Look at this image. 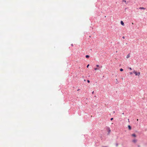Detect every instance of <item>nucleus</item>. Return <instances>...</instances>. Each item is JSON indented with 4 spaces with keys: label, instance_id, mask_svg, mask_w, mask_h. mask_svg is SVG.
<instances>
[{
    "label": "nucleus",
    "instance_id": "nucleus-1",
    "mask_svg": "<svg viewBox=\"0 0 147 147\" xmlns=\"http://www.w3.org/2000/svg\"><path fill=\"white\" fill-rule=\"evenodd\" d=\"M133 73L135 74L136 76H139L140 74V72L137 73L135 70L134 71Z\"/></svg>",
    "mask_w": 147,
    "mask_h": 147
},
{
    "label": "nucleus",
    "instance_id": "nucleus-2",
    "mask_svg": "<svg viewBox=\"0 0 147 147\" xmlns=\"http://www.w3.org/2000/svg\"><path fill=\"white\" fill-rule=\"evenodd\" d=\"M121 24L122 25H123V26H124V23H123V22L122 21H121Z\"/></svg>",
    "mask_w": 147,
    "mask_h": 147
},
{
    "label": "nucleus",
    "instance_id": "nucleus-3",
    "mask_svg": "<svg viewBox=\"0 0 147 147\" xmlns=\"http://www.w3.org/2000/svg\"><path fill=\"white\" fill-rule=\"evenodd\" d=\"M139 9H145V8H144V7H141L139 8Z\"/></svg>",
    "mask_w": 147,
    "mask_h": 147
},
{
    "label": "nucleus",
    "instance_id": "nucleus-4",
    "mask_svg": "<svg viewBox=\"0 0 147 147\" xmlns=\"http://www.w3.org/2000/svg\"><path fill=\"white\" fill-rule=\"evenodd\" d=\"M128 127L129 130L131 129V127L130 125H128Z\"/></svg>",
    "mask_w": 147,
    "mask_h": 147
},
{
    "label": "nucleus",
    "instance_id": "nucleus-5",
    "mask_svg": "<svg viewBox=\"0 0 147 147\" xmlns=\"http://www.w3.org/2000/svg\"><path fill=\"white\" fill-rule=\"evenodd\" d=\"M130 57V55L129 54H128L126 56V58H128Z\"/></svg>",
    "mask_w": 147,
    "mask_h": 147
},
{
    "label": "nucleus",
    "instance_id": "nucleus-6",
    "mask_svg": "<svg viewBox=\"0 0 147 147\" xmlns=\"http://www.w3.org/2000/svg\"><path fill=\"white\" fill-rule=\"evenodd\" d=\"M131 136H133L134 137H136V135L135 134H132Z\"/></svg>",
    "mask_w": 147,
    "mask_h": 147
},
{
    "label": "nucleus",
    "instance_id": "nucleus-7",
    "mask_svg": "<svg viewBox=\"0 0 147 147\" xmlns=\"http://www.w3.org/2000/svg\"><path fill=\"white\" fill-rule=\"evenodd\" d=\"M108 133L109 134L110 132L111 131V130L109 128H108Z\"/></svg>",
    "mask_w": 147,
    "mask_h": 147
},
{
    "label": "nucleus",
    "instance_id": "nucleus-8",
    "mask_svg": "<svg viewBox=\"0 0 147 147\" xmlns=\"http://www.w3.org/2000/svg\"><path fill=\"white\" fill-rule=\"evenodd\" d=\"M136 139H134L133 140V142L134 143H136Z\"/></svg>",
    "mask_w": 147,
    "mask_h": 147
},
{
    "label": "nucleus",
    "instance_id": "nucleus-9",
    "mask_svg": "<svg viewBox=\"0 0 147 147\" xmlns=\"http://www.w3.org/2000/svg\"><path fill=\"white\" fill-rule=\"evenodd\" d=\"M89 57H90L88 55H86V58H88Z\"/></svg>",
    "mask_w": 147,
    "mask_h": 147
},
{
    "label": "nucleus",
    "instance_id": "nucleus-10",
    "mask_svg": "<svg viewBox=\"0 0 147 147\" xmlns=\"http://www.w3.org/2000/svg\"><path fill=\"white\" fill-rule=\"evenodd\" d=\"M94 69L95 70H98L99 69L98 68H95Z\"/></svg>",
    "mask_w": 147,
    "mask_h": 147
},
{
    "label": "nucleus",
    "instance_id": "nucleus-11",
    "mask_svg": "<svg viewBox=\"0 0 147 147\" xmlns=\"http://www.w3.org/2000/svg\"><path fill=\"white\" fill-rule=\"evenodd\" d=\"M120 71H123V69L122 68H121L120 69Z\"/></svg>",
    "mask_w": 147,
    "mask_h": 147
},
{
    "label": "nucleus",
    "instance_id": "nucleus-12",
    "mask_svg": "<svg viewBox=\"0 0 147 147\" xmlns=\"http://www.w3.org/2000/svg\"><path fill=\"white\" fill-rule=\"evenodd\" d=\"M123 1V2H125V3H126V0H123V1Z\"/></svg>",
    "mask_w": 147,
    "mask_h": 147
},
{
    "label": "nucleus",
    "instance_id": "nucleus-13",
    "mask_svg": "<svg viewBox=\"0 0 147 147\" xmlns=\"http://www.w3.org/2000/svg\"><path fill=\"white\" fill-rule=\"evenodd\" d=\"M87 82H88V83H90V81L89 80H87Z\"/></svg>",
    "mask_w": 147,
    "mask_h": 147
},
{
    "label": "nucleus",
    "instance_id": "nucleus-14",
    "mask_svg": "<svg viewBox=\"0 0 147 147\" xmlns=\"http://www.w3.org/2000/svg\"><path fill=\"white\" fill-rule=\"evenodd\" d=\"M133 73H132V72H131L130 73V75H131L132 74H133Z\"/></svg>",
    "mask_w": 147,
    "mask_h": 147
},
{
    "label": "nucleus",
    "instance_id": "nucleus-15",
    "mask_svg": "<svg viewBox=\"0 0 147 147\" xmlns=\"http://www.w3.org/2000/svg\"><path fill=\"white\" fill-rule=\"evenodd\" d=\"M89 64L88 65H87V68H88V67H89Z\"/></svg>",
    "mask_w": 147,
    "mask_h": 147
},
{
    "label": "nucleus",
    "instance_id": "nucleus-16",
    "mask_svg": "<svg viewBox=\"0 0 147 147\" xmlns=\"http://www.w3.org/2000/svg\"><path fill=\"white\" fill-rule=\"evenodd\" d=\"M113 119V118H112L111 119V120H112Z\"/></svg>",
    "mask_w": 147,
    "mask_h": 147
},
{
    "label": "nucleus",
    "instance_id": "nucleus-17",
    "mask_svg": "<svg viewBox=\"0 0 147 147\" xmlns=\"http://www.w3.org/2000/svg\"><path fill=\"white\" fill-rule=\"evenodd\" d=\"M96 66L97 67H99V66L98 65H96Z\"/></svg>",
    "mask_w": 147,
    "mask_h": 147
},
{
    "label": "nucleus",
    "instance_id": "nucleus-18",
    "mask_svg": "<svg viewBox=\"0 0 147 147\" xmlns=\"http://www.w3.org/2000/svg\"><path fill=\"white\" fill-rule=\"evenodd\" d=\"M129 69L130 70H132V69H131V67H130V68H129Z\"/></svg>",
    "mask_w": 147,
    "mask_h": 147
},
{
    "label": "nucleus",
    "instance_id": "nucleus-19",
    "mask_svg": "<svg viewBox=\"0 0 147 147\" xmlns=\"http://www.w3.org/2000/svg\"><path fill=\"white\" fill-rule=\"evenodd\" d=\"M92 94H94V91H93V92H92Z\"/></svg>",
    "mask_w": 147,
    "mask_h": 147
},
{
    "label": "nucleus",
    "instance_id": "nucleus-20",
    "mask_svg": "<svg viewBox=\"0 0 147 147\" xmlns=\"http://www.w3.org/2000/svg\"><path fill=\"white\" fill-rule=\"evenodd\" d=\"M80 90V89H78V91L79 90Z\"/></svg>",
    "mask_w": 147,
    "mask_h": 147
},
{
    "label": "nucleus",
    "instance_id": "nucleus-21",
    "mask_svg": "<svg viewBox=\"0 0 147 147\" xmlns=\"http://www.w3.org/2000/svg\"><path fill=\"white\" fill-rule=\"evenodd\" d=\"M137 121H138V119H137Z\"/></svg>",
    "mask_w": 147,
    "mask_h": 147
},
{
    "label": "nucleus",
    "instance_id": "nucleus-22",
    "mask_svg": "<svg viewBox=\"0 0 147 147\" xmlns=\"http://www.w3.org/2000/svg\"><path fill=\"white\" fill-rule=\"evenodd\" d=\"M123 38H124V37H123Z\"/></svg>",
    "mask_w": 147,
    "mask_h": 147
},
{
    "label": "nucleus",
    "instance_id": "nucleus-23",
    "mask_svg": "<svg viewBox=\"0 0 147 147\" xmlns=\"http://www.w3.org/2000/svg\"><path fill=\"white\" fill-rule=\"evenodd\" d=\"M132 24H133V23H132Z\"/></svg>",
    "mask_w": 147,
    "mask_h": 147
},
{
    "label": "nucleus",
    "instance_id": "nucleus-24",
    "mask_svg": "<svg viewBox=\"0 0 147 147\" xmlns=\"http://www.w3.org/2000/svg\"><path fill=\"white\" fill-rule=\"evenodd\" d=\"M128 121H129V119H128Z\"/></svg>",
    "mask_w": 147,
    "mask_h": 147
},
{
    "label": "nucleus",
    "instance_id": "nucleus-25",
    "mask_svg": "<svg viewBox=\"0 0 147 147\" xmlns=\"http://www.w3.org/2000/svg\"><path fill=\"white\" fill-rule=\"evenodd\" d=\"M122 114H124V113H122Z\"/></svg>",
    "mask_w": 147,
    "mask_h": 147
}]
</instances>
